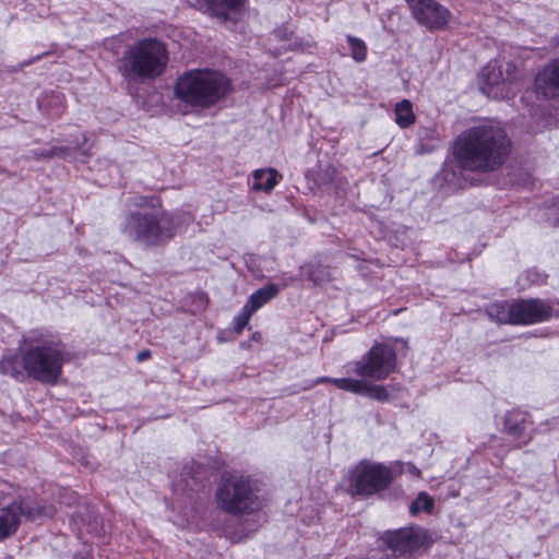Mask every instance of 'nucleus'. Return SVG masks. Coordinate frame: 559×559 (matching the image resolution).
Returning a JSON list of instances; mask_svg holds the SVG:
<instances>
[{"label": "nucleus", "instance_id": "nucleus-1", "mask_svg": "<svg viewBox=\"0 0 559 559\" xmlns=\"http://www.w3.org/2000/svg\"><path fill=\"white\" fill-rule=\"evenodd\" d=\"M64 355L58 336L47 330H32L23 336L20 358L7 352L0 359V373L22 380L28 376L43 383H55L61 374Z\"/></svg>", "mask_w": 559, "mask_h": 559}, {"label": "nucleus", "instance_id": "nucleus-2", "mask_svg": "<svg viewBox=\"0 0 559 559\" xmlns=\"http://www.w3.org/2000/svg\"><path fill=\"white\" fill-rule=\"evenodd\" d=\"M510 141L498 122L488 121L466 129L454 145V156L465 169L490 171L504 160Z\"/></svg>", "mask_w": 559, "mask_h": 559}, {"label": "nucleus", "instance_id": "nucleus-3", "mask_svg": "<svg viewBox=\"0 0 559 559\" xmlns=\"http://www.w3.org/2000/svg\"><path fill=\"white\" fill-rule=\"evenodd\" d=\"M192 221L189 213L168 215L157 210L144 209L130 212L126 216L122 233L133 241L155 247L168 241L181 224L187 225Z\"/></svg>", "mask_w": 559, "mask_h": 559}, {"label": "nucleus", "instance_id": "nucleus-4", "mask_svg": "<svg viewBox=\"0 0 559 559\" xmlns=\"http://www.w3.org/2000/svg\"><path fill=\"white\" fill-rule=\"evenodd\" d=\"M230 91V81L223 73L207 69L188 71L175 85L176 96L197 108H209L219 103Z\"/></svg>", "mask_w": 559, "mask_h": 559}, {"label": "nucleus", "instance_id": "nucleus-5", "mask_svg": "<svg viewBox=\"0 0 559 559\" xmlns=\"http://www.w3.org/2000/svg\"><path fill=\"white\" fill-rule=\"evenodd\" d=\"M215 502L224 513L242 516L261 511L264 498L258 484L249 477L237 474L224 475L215 490Z\"/></svg>", "mask_w": 559, "mask_h": 559}, {"label": "nucleus", "instance_id": "nucleus-6", "mask_svg": "<svg viewBox=\"0 0 559 559\" xmlns=\"http://www.w3.org/2000/svg\"><path fill=\"white\" fill-rule=\"evenodd\" d=\"M167 62L165 44L156 38H144L123 52L120 72L127 80L154 79L165 71Z\"/></svg>", "mask_w": 559, "mask_h": 559}, {"label": "nucleus", "instance_id": "nucleus-7", "mask_svg": "<svg viewBox=\"0 0 559 559\" xmlns=\"http://www.w3.org/2000/svg\"><path fill=\"white\" fill-rule=\"evenodd\" d=\"M522 78L523 70L516 63L489 62L479 74L480 90L489 97L509 99L520 91Z\"/></svg>", "mask_w": 559, "mask_h": 559}, {"label": "nucleus", "instance_id": "nucleus-8", "mask_svg": "<svg viewBox=\"0 0 559 559\" xmlns=\"http://www.w3.org/2000/svg\"><path fill=\"white\" fill-rule=\"evenodd\" d=\"M392 480L391 469L382 463L361 461L350 473L353 492L360 496H371L384 490Z\"/></svg>", "mask_w": 559, "mask_h": 559}, {"label": "nucleus", "instance_id": "nucleus-9", "mask_svg": "<svg viewBox=\"0 0 559 559\" xmlns=\"http://www.w3.org/2000/svg\"><path fill=\"white\" fill-rule=\"evenodd\" d=\"M396 354L385 344L373 345L369 352L355 362L354 371L364 379L384 380L394 369Z\"/></svg>", "mask_w": 559, "mask_h": 559}, {"label": "nucleus", "instance_id": "nucleus-10", "mask_svg": "<svg viewBox=\"0 0 559 559\" xmlns=\"http://www.w3.org/2000/svg\"><path fill=\"white\" fill-rule=\"evenodd\" d=\"M428 535L418 526L390 531L381 537V546L391 551V557H411L427 543Z\"/></svg>", "mask_w": 559, "mask_h": 559}, {"label": "nucleus", "instance_id": "nucleus-11", "mask_svg": "<svg viewBox=\"0 0 559 559\" xmlns=\"http://www.w3.org/2000/svg\"><path fill=\"white\" fill-rule=\"evenodd\" d=\"M49 515H51V512L45 508L24 504L23 502H12L0 509V539L7 538L17 530L22 516L27 520H36Z\"/></svg>", "mask_w": 559, "mask_h": 559}, {"label": "nucleus", "instance_id": "nucleus-12", "mask_svg": "<svg viewBox=\"0 0 559 559\" xmlns=\"http://www.w3.org/2000/svg\"><path fill=\"white\" fill-rule=\"evenodd\" d=\"M414 19L426 28L441 29L451 19V12L435 0H407Z\"/></svg>", "mask_w": 559, "mask_h": 559}, {"label": "nucleus", "instance_id": "nucleus-13", "mask_svg": "<svg viewBox=\"0 0 559 559\" xmlns=\"http://www.w3.org/2000/svg\"><path fill=\"white\" fill-rule=\"evenodd\" d=\"M512 324L528 325L545 321L550 317L551 308L542 300H519L511 305Z\"/></svg>", "mask_w": 559, "mask_h": 559}, {"label": "nucleus", "instance_id": "nucleus-14", "mask_svg": "<svg viewBox=\"0 0 559 559\" xmlns=\"http://www.w3.org/2000/svg\"><path fill=\"white\" fill-rule=\"evenodd\" d=\"M534 88L545 99L559 97V58L545 64L536 74Z\"/></svg>", "mask_w": 559, "mask_h": 559}, {"label": "nucleus", "instance_id": "nucleus-15", "mask_svg": "<svg viewBox=\"0 0 559 559\" xmlns=\"http://www.w3.org/2000/svg\"><path fill=\"white\" fill-rule=\"evenodd\" d=\"M206 11L222 22L236 23L248 10V0H206Z\"/></svg>", "mask_w": 559, "mask_h": 559}, {"label": "nucleus", "instance_id": "nucleus-16", "mask_svg": "<svg viewBox=\"0 0 559 559\" xmlns=\"http://www.w3.org/2000/svg\"><path fill=\"white\" fill-rule=\"evenodd\" d=\"M532 420L530 416L521 411H510L504 416L503 429L513 439L518 440V447L528 444L533 435L530 432Z\"/></svg>", "mask_w": 559, "mask_h": 559}, {"label": "nucleus", "instance_id": "nucleus-17", "mask_svg": "<svg viewBox=\"0 0 559 559\" xmlns=\"http://www.w3.org/2000/svg\"><path fill=\"white\" fill-rule=\"evenodd\" d=\"M334 385L347 392L364 394L379 402L389 400V392L385 386L371 384L362 379H336Z\"/></svg>", "mask_w": 559, "mask_h": 559}, {"label": "nucleus", "instance_id": "nucleus-18", "mask_svg": "<svg viewBox=\"0 0 559 559\" xmlns=\"http://www.w3.org/2000/svg\"><path fill=\"white\" fill-rule=\"evenodd\" d=\"M280 289L281 287L275 284H267L264 287L251 294L245 305L250 310L255 312L260 308H262L266 302H269L273 297H275Z\"/></svg>", "mask_w": 559, "mask_h": 559}, {"label": "nucleus", "instance_id": "nucleus-19", "mask_svg": "<svg viewBox=\"0 0 559 559\" xmlns=\"http://www.w3.org/2000/svg\"><path fill=\"white\" fill-rule=\"evenodd\" d=\"M277 177L278 173L274 168L257 169L253 173L252 189L269 193L277 185Z\"/></svg>", "mask_w": 559, "mask_h": 559}, {"label": "nucleus", "instance_id": "nucleus-20", "mask_svg": "<svg viewBox=\"0 0 559 559\" xmlns=\"http://www.w3.org/2000/svg\"><path fill=\"white\" fill-rule=\"evenodd\" d=\"M395 122L400 128H408L415 122L413 105L408 99H403L394 107Z\"/></svg>", "mask_w": 559, "mask_h": 559}, {"label": "nucleus", "instance_id": "nucleus-21", "mask_svg": "<svg viewBox=\"0 0 559 559\" xmlns=\"http://www.w3.org/2000/svg\"><path fill=\"white\" fill-rule=\"evenodd\" d=\"M487 313L489 318L501 324H512L511 305L492 304L488 307Z\"/></svg>", "mask_w": 559, "mask_h": 559}, {"label": "nucleus", "instance_id": "nucleus-22", "mask_svg": "<svg viewBox=\"0 0 559 559\" xmlns=\"http://www.w3.org/2000/svg\"><path fill=\"white\" fill-rule=\"evenodd\" d=\"M435 509V499L429 496L427 492L421 491L418 493L417 498L412 502L409 507V512L412 515L417 514L420 511H424L428 514L432 513Z\"/></svg>", "mask_w": 559, "mask_h": 559}, {"label": "nucleus", "instance_id": "nucleus-23", "mask_svg": "<svg viewBox=\"0 0 559 559\" xmlns=\"http://www.w3.org/2000/svg\"><path fill=\"white\" fill-rule=\"evenodd\" d=\"M347 41L350 47L352 58L357 62L365 61L367 57L366 44L361 39L350 35L347 36Z\"/></svg>", "mask_w": 559, "mask_h": 559}, {"label": "nucleus", "instance_id": "nucleus-24", "mask_svg": "<svg viewBox=\"0 0 559 559\" xmlns=\"http://www.w3.org/2000/svg\"><path fill=\"white\" fill-rule=\"evenodd\" d=\"M253 313L254 312L245 305L234 319V330L240 333L247 326Z\"/></svg>", "mask_w": 559, "mask_h": 559}, {"label": "nucleus", "instance_id": "nucleus-25", "mask_svg": "<svg viewBox=\"0 0 559 559\" xmlns=\"http://www.w3.org/2000/svg\"><path fill=\"white\" fill-rule=\"evenodd\" d=\"M314 45V41L312 38H301V39H295L293 44L289 45L292 49H298V50H305Z\"/></svg>", "mask_w": 559, "mask_h": 559}, {"label": "nucleus", "instance_id": "nucleus-26", "mask_svg": "<svg viewBox=\"0 0 559 559\" xmlns=\"http://www.w3.org/2000/svg\"><path fill=\"white\" fill-rule=\"evenodd\" d=\"M402 466H403V468L401 472H406L416 477H420V475H421L420 469L417 466H415L414 464L406 463V464H403Z\"/></svg>", "mask_w": 559, "mask_h": 559}, {"label": "nucleus", "instance_id": "nucleus-27", "mask_svg": "<svg viewBox=\"0 0 559 559\" xmlns=\"http://www.w3.org/2000/svg\"><path fill=\"white\" fill-rule=\"evenodd\" d=\"M274 35L280 39L287 40L289 39L290 33L285 27H280L275 29Z\"/></svg>", "mask_w": 559, "mask_h": 559}, {"label": "nucleus", "instance_id": "nucleus-28", "mask_svg": "<svg viewBox=\"0 0 559 559\" xmlns=\"http://www.w3.org/2000/svg\"><path fill=\"white\" fill-rule=\"evenodd\" d=\"M337 378H326V377H322V378H319L316 382L317 383H323V382H331L334 384V380H336Z\"/></svg>", "mask_w": 559, "mask_h": 559}, {"label": "nucleus", "instance_id": "nucleus-29", "mask_svg": "<svg viewBox=\"0 0 559 559\" xmlns=\"http://www.w3.org/2000/svg\"><path fill=\"white\" fill-rule=\"evenodd\" d=\"M148 356H150V353L147 350L140 352L138 354V360L142 361V360L146 359Z\"/></svg>", "mask_w": 559, "mask_h": 559}, {"label": "nucleus", "instance_id": "nucleus-30", "mask_svg": "<svg viewBox=\"0 0 559 559\" xmlns=\"http://www.w3.org/2000/svg\"><path fill=\"white\" fill-rule=\"evenodd\" d=\"M309 278L314 282L316 284L320 283L321 278L316 276L313 273L309 274Z\"/></svg>", "mask_w": 559, "mask_h": 559}, {"label": "nucleus", "instance_id": "nucleus-31", "mask_svg": "<svg viewBox=\"0 0 559 559\" xmlns=\"http://www.w3.org/2000/svg\"><path fill=\"white\" fill-rule=\"evenodd\" d=\"M229 538H230L233 542H237V540H239V539H240V537L235 536V535H231Z\"/></svg>", "mask_w": 559, "mask_h": 559}, {"label": "nucleus", "instance_id": "nucleus-32", "mask_svg": "<svg viewBox=\"0 0 559 559\" xmlns=\"http://www.w3.org/2000/svg\"><path fill=\"white\" fill-rule=\"evenodd\" d=\"M418 152H419V153H425L426 151L424 150V146H420V147L418 148Z\"/></svg>", "mask_w": 559, "mask_h": 559}]
</instances>
